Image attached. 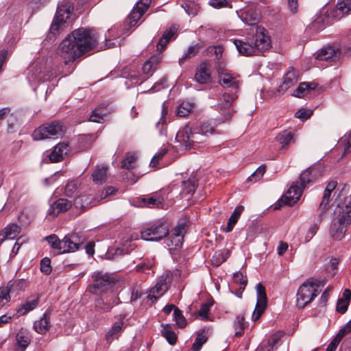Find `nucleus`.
<instances>
[{"label":"nucleus","instance_id":"nucleus-31","mask_svg":"<svg viewBox=\"0 0 351 351\" xmlns=\"http://www.w3.org/2000/svg\"><path fill=\"white\" fill-rule=\"evenodd\" d=\"M317 86V84L315 82H301L293 92V95L296 97H303L310 91L315 90Z\"/></svg>","mask_w":351,"mask_h":351},{"label":"nucleus","instance_id":"nucleus-58","mask_svg":"<svg viewBox=\"0 0 351 351\" xmlns=\"http://www.w3.org/2000/svg\"><path fill=\"white\" fill-rule=\"evenodd\" d=\"M243 210H244L243 206H237L235 208V209L234 210V211L232 212V213L230 215L228 220L232 221V223H234V224H236Z\"/></svg>","mask_w":351,"mask_h":351},{"label":"nucleus","instance_id":"nucleus-46","mask_svg":"<svg viewBox=\"0 0 351 351\" xmlns=\"http://www.w3.org/2000/svg\"><path fill=\"white\" fill-rule=\"evenodd\" d=\"M233 280L235 283L239 284L240 285L239 290L241 291V293L247 285V277L244 276L241 272L237 271L233 275ZM237 295L239 298H241V294Z\"/></svg>","mask_w":351,"mask_h":351},{"label":"nucleus","instance_id":"nucleus-48","mask_svg":"<svg viewBox=\"0 0 351 351\" xmlns=\"http://www.w3.org/2000/svg\"><path fill=\"white\" fill-rule=\"evenodd\" d=\"M200 48L201 46L199 44L190 46L182 57L179 58L180 64L185 61L186 59H189L195 56L199 52Z\"/></svg>","mask_w":351,"mask_h":351},{"label":"nucleus","instance_id":"nucleus-1","mask_svg":"<svg viewBox=\"0 0 351 351\" xmlns=\"http://www.w3.org/2000/svg\"><path fill=\"white\" fill-rule=\"evenodd\" d=\"M98 34L93 29L80 27L69 34L59 45L57 54L65 64L73 62L85 52L93 49L98 42Z\"/></svg>","mask_w":351,"mask_h":351},{"label":"nucleus","instance_id":"nucleus-40","mask_svg":"<svg viewBox=\"0 0 351 351\" xmlns=\"http://www.w3.org/2000/svg\"><path fill=\"white\" fill-rule=\"evenodd\" d=\"M247 325V323L245 322L244 316L243 315H237L233 323V327L235 331L234 336H241L243 334Z\"/></svg>","mask_w":351,"mask_h":351},{"label":"nucleus","instance_id":"nucleus-36","mask_svg":"<svg viewBox=\"0 0 351 351\" xmlns=\"http://www.w3.org/2000/svg\"><path fill=\"white\" fill-rule=\"evenodd\" d=\"M317 59L319 60L333 61L337 59V52L334 48L328 46L322 48L317 55Z\"/></svg>","mask_w":351,"mask_h":351},{"label":"nucleus","instance_id":"nucleus-8","mask_svg":"<svg viewBox=\"0 0 351 351\" xmlns=\"http://www.w3.org/2000/svg\"><path fill=\"white\" fill-rule=\"evenodd\" d=\"M64 134L63 125L58 121L43 124L33 132L34 140H43L46 138H58L62 137Z\"/></svg>","mask_w":351,"mask_h":351},{"label":"nucleus","instance_id":"nucleus-20","mask_svg":"<svg viewBox=\"0 0 351 351\" xmlns=\"http://www.w3.org/2000/svg\"><path fill=\"white\" fill-rule=\"evenodd\" d=\"M72 206L71 201L65 198H60L51 204L47 215L51 218L56 217L59 213L68 210Z\"/></svg>","mask_w":351,"mask_h":351},{"label":"nucleus","instance_id":"nucleus-4","mask_svg":"<svg viewBox=\"0 0 351 351\" xmlns=\"http://www.w3.org/2000/svg\"><path fill=\"white\" fill-rule=\"evenodd\" d=\"M214 128L208 122L202 123L199 129H191L186 125L180 129L176 136V139L183 144L186 149L194 148L195 143L199 142L200 134L204 135L211 134L214 133Z\"/></svg>","mask_w":351,"mask_h":351},{"label":"nucleus","instance_id":"nucleus-33","mask_svg":"<svg viewBox=\"0 0 351 351\" xmlns=\"http://www.w3.org/2000/svg\"><path fill=\"white\" fill-rule=\"evenodd\" d=\"M21 232V227L16 223H11L8 225L0 233L3 236L1 241L5 239H14Z\"/></svg>","mask_w":351,"mask_h":351},{"label":"nucleus","instance_id":"nucleus-60","mask_svg":"<svg viewBox=\"0 0 351 351\" xmlns=\"http://www.w3.org/2000/svg\"><path fill=\"white\" fill-rule=\"evenodd\" d=\"M168 152L167 148H162L157 152L152 158L150 165L153 167L156 166L160 159H161Z\"/></svg>","mask_w":351,"mask_h":351},{"label":"nucleus","instance_id":"nucleus-13","mask_svg":"<svg viewBox=\"0 0 351 351\" xmlns=\"http://www.w3.org/2000/svg\"><path fill=\"white\" fill-rule=\"evenodd\" d=\"M186 232V225L182 223L177 226L167 241V245L170 250H178L183 244L184 234Z\"/></svg>","mask_w":351,"mask_h":351},{"label":"nucleus","instance_id":"nucleus-62","mask_svg":"<svg viewBox=\"0 0 351 351\" xmlns=\"http://www.w3.org/2000/svg\"><path fill=\"white\" fill-rule=\"evenodd\" d=\"M280 339V335L279 334H278V333L273 334L268 338L266 344L268 346H270V347H271L273 349H274V347L279 342Z\"/></svg>","mask_w":351,"mask_h":351},{"label":"nucleus","instance_id":"nucleus-25","mask_svg":"<svg viewBox=\"0 0 351 351\" xmlns=\"http://www.w3.org/2000/svg\"><path fill=\"white\" fill-rule=\"evenodd\" d=\"M27 77L29 82L38 83L47 80L45 75H43L42 66L39 65L38 62H34L27 69Z\"/></svg>","mask_w":351,"mask_h":351},{"label":"nucleus","instance_id":"nucleus-34","mask_svg":"<svg viewBox=\"0 0 351 351\" xmlns=\"http://www.w3.org/2000/svg\"><path fill=\"white\" fill-rule=\"evenodd\" d=\"M177 28L174 26L171 27L169 30L165 32L157 44L158 51L164 50L167 43L175 36Z\"/></svg>","mask_w":351,"mask_h":351},{"label":"nucleus","instance_id":"nucleus-17","mask_svg":"<svg viewBox=\"0 0 351 351\" xmlns=\"http://www.w3.org/2000/svg\"><path fill=\"white\" fill-rule=\"evenodd\" d=\"M298 73L293 69L290 68L288 71L284 75L282 78V83L277 88L276 91L280 94L284 93L289 88L293 86L298 81Z\"/></svg>","mask_w":351,"mask_h":351},{"label":"nucleus","instance_id":"nucleus-38","mask_svg":"<svg viewBox=\"0 0 351 351\" xmlns=\"http://www.w3.org/2000/svg\"><path fill=\"white\" fill-rule=\"evenodd\" d=\"M230 254L227 249L215 252L211 259L213 265L218 267L221 265L229 258Z\"/></svg>","mask_w":351,"mask_h":351},{"label":"nucleus","instance_id":"nucleus-54","mask_svg":"<svg viewBox=\"0 0 351 351\" xmlns=\"http://www.w3.org/2000/svg\"><path fill=\"white\" fill-rule=\"evenodd\" d=\"M266 171V165H261L249 178L248 180L251 182H256L259 180L264 175Z\"/></svg>","mask_w":351,"mask_h":351},{"label":"nucleus","instance_id":"nucleus-43","mask_svg":"<svg viewBox=\"0 0 351 351\" xmlns=\"http://www.w3.org/2000/svg\"><path fill=\"white\" fill-rule=\"evenodd\" d=\"M16 339L18 348L21 349L19 351H24L30 343L29 335L22 331L16 334Z\"/></svg>","mask_w":351,"mask_h":351},{"label":"nucleus","instance_id":"nucleus-47","mask_svg":"<svg viewBox=\"0 0 351 351\" xmlns=\"http://www.w3.org/2000/svg\"><path fill=\"white\" fill-rule=\"evenodd\" d=\"M339 144L343 148V155L351 152V130L341 137Z\"/></svg>","mask_w":351,"mask_h":351},{"label":"nucleus","instance_id":"nucleus-37","mask_svg":"<svg viewBox=\"0 0 351 351\" xmlns=\"http://www.w3.org/2000/svg\"><path fill=\"white\" fill-rule=\"evenodd\" d=\"M164 199L157 195L146 197L142 199L143 205L147 208H159L162 206Z\"/></svg>","mask_w":351,"mask_h":351},{"label":"nucleus","instance_id":"nucleus-24","mask_svg":"<svg viewBox=\"0 0 351 351\" xmlns=\"http://www.w3.org/2000/svg\"><path fill=\"white\" fill-rule=\"evenodd\" d=\"M23 282L16 280L10 282L6 287H0V304L4 305L3 301L8 302L10 299V293L21 289Z\"/></svg>","mask_w":351,"mask_h":351},{"label":"nucleus","instance_id":"nucleus-9","mask_svg":"<svg viewBox=\"0 0 351 351\" xmlns=\"http://www.w3.org/2000/svg\"><path fill=\"white\" fill-rule=\"evenodd\" d=\"M93 278L94 283L93 287H89V289L95 294L107 291L114 284V279L109 274L102 271L94 273Z\"/></svg>","mask_w":351,"mask_h":351},{"label":"nucleus","instance_id":"nucleus-15","mask_svg":"<svg viewBox=\"0 0 351 351\" xmlns=\"http://www.w3.org/2000/svg\"><path fill=\"white\" fill-rule=\"evenodd\" d=\"M335 215V219L340 223L349 226L351 223V203L345 199L342 204L337 206Z\"/></svg>","mask_w":351,"mask_h":351},{"label":"nucleus","instance_id":"nucleus-28","mask_svg":"<svg viewBox=\"0 0 351 351\" xmlns=\"http://www.w3.org/2000/svg\"><path fill=\"white\" fill-rule=\"evenodd\" d=\"M49 319V313L46 311L39 320L34 322L33 328L35 331L41 335L45 334L51 326Z\"/></svg>","mask_w":351,"mask_h":351},{"label":"nucleus","instance_id":"nucleus-2","mask_svg":"<svg viewBox=\"0 0 351 351\" xmlns=\"http://www.w3.org/2000/svg\"><path fill=\"white\" fill-rule=\"evenodd\" d=\"M243 40L236 39L234 44L239 53L245 56H260L271 47L270 37L264 27H257L256 32H248Z\"/></svg>","mask_w":351,"mask_h":351},{"label":"nucleus","instance_id":"nucleus-7","mask_svg":"<svg viewBox=\"0 0 351 351\" xmlns=\"http://www.w3.org/2000/svg\"><path fill=\"white\" fill-rule=\"evenodd\" d=\"M318 284L311 279L301 285L297 293V306L303 308L310 304L318 295Z\"/></svg>","mask_w":351,"mask_h":351},{"label":"nucleus","instance_id":"nucleus-23","mask_svg":"<svg viewBox=\"0 0 351 351\" xmlns=\"http://www.w3.org/2000/svg\"><path fill=\"white\" fill-rule=\"evenodd\" d=\"M351 10V0H343L335 8L328 12V16L337 21Z\"/></svg>","mask_w":351,"mask_h":351},{"label":"nucleus","instance_id":"nucleus-26","mask_svg":"<svg viewBox=\"0 0 351 351\" xmlns=\"http://www.w3.org/2000/svg\"><path fill=\"white\" fill-rule=\"evenodd\" d=\"M348 226L340 223L338 220L334 219L330 228V235L335 240L340 241L344 237Z\"/></svg>","mask_w":351,"mask_h":351},{"label":"nucleus","instance_id":"nucleus-56","mask_svg":"<svg viewBox=\"0 0 351 351\" xmlns=\"http://www.w3.org/2000/svg\"><path fill=\"white\" fill-rule=\"evenodd\" d=\"M319 228V226L318 223H315L314 224L311 226L304 238L306 243L309 242L313 239V237L316 234Z\"/></svg>","mask_w":351,"mask_h":351},{"label":"nucleus","instance_id":"nucleus-59","mask_svg":"<svg viewBox=\"0 0 351 351\" xmlns=\"http://www.w3.org/2000/svg\"><path fill=\"white\" fill-rule=\"evenodd\" d=\"M312 110L301 108L295 112V117L302 120H306L312 115Z\"/></svg>","mask_w":351,"mask_h":351},{"label":"nucleus","instance_id":"nucleus-49","mask_svg":"<svg viewBox=\"0 0 351 351\" xmlns=\"http://www.w3.org/2000/svg\"><path fill=\"white\" fill-rule=\"evenodd\" d=\"M213 305V302H206L202 304L200 309L196 313L197 315L200 317L202 320H208V313L210 311V307Z\"/></svg>","mask_w":351,"mask_h":351},{"label":"nucleus","instance_id":"nucleus-57","mask_svg":"<svg viewBox=\"0 0 351 351\" xmlns=\"http://www.w3.org/2000/svg\"><path fill=\"white\" fill-rule=\"evenodd\" d=\"M154 263L153 261H145L142 263H138L136 266V269L139 272H145L147 270H149L154 265Z\"/></svg>","mask_w":351,"mask_h":351},{"label":"nucleus","instance_id":"nucleus-51","mask_svg":"<svg viewBox=\"0 0 351 351\" xmlns=\"http://www.w3.org/2000/svg\"><path fill=\"white\" fill-rule=\"evenodd\" d=\"M173 319L179 328H184L186 326V319L178 308H176L173 311Z\"/></svg>","mask_w":351,"mask_h":351},{"label":"nucleus","instance_id":"nucleus-18","mask_svg":"<svg viewBox=\"0 0 351 351\" xmlns=\"http://www.w3.org/2000/svg\"><path fill=\"white\" fill-rule=\"evenodd\" d=\"M194 79L201 84H208L211 82L210 65L207 62H202L197 69Z\"/></svg>","mask_w":351,"mask_h":351},{"label":"nucleus","instance_id":"nucleus-50","mask_svg":"<svg viewBox=\"0 0 351 351\" xmlns=\"http://www.w3.org/2000/svg\"><path fill=\"white\" fill-rule=\"evenodd\" d=\"M136 158L135 154H128L121 162V167L127 169H133L135 167Z\"/></svg>","mask_w":351,"mask_h":351},{"label":"nucleus","instance_id":"nucleus-19","mask_svg":"<svg viewBox=\"0 0 351 351\" xmlns=\"http://www.w3.org/2000/svg\"><path fill=\"white\" fill-rule=\"evenodd\" d=\"M40 295L38 293L29 296L25 302L19 305L16 311L17 313L16 317L27 314V313L35 309L39 303Z\"/></svg>","mask_w":351,"mask_h":351},{"label":"nucleus","instance_id":"nucleus-52","mask_svg":"<svg viewBox=\"0 0 351 351\" xmlns=\"http://www.w3.org/2000/svg\"><path fill=\"white\" fill-rule=\"evenodd\" d=\"M208 3L215 9L232 8L231 1L229 0H210Z\"/></svg>","mask_w":351,"mask_h":351},{"label":"nucleus","instance_id":"nucleus-12","mask_svg":"<svg viewBox=\"0 0 351 351\" xmlns=\"http://www.w3.org/2000/svg\"><path fill=\"white\" fill-rule=\"evenodd\" d=\"M151 2L152 0H139L136 3L126 21L130 27H134L137 24L138 20L148 9Z\"/></svg>","mask_w":351,"mask_h":351},{"label":"nucleus","instance_id":"nucleus-45","mask_svg":"<svg viewBox=\"0 0 351 351\" xmlns=\"http://www.w3.org/2000/svg\"><path fill=\"white\" fill-rule=\"evenodd\" d=\"M162 335L169 344L173 345L177 341V335L176 334L171 330V327L169 324L163 326V328L161 330Z\"/></svg>","mask_w":351,"mask_h":351},{"label":"nucleus","instance_id":"nucleus-55","mask_svg":"<svg viewBox=\"0 0 351 351\" xmlns=\"http://www.w3.org/2000/svg\"><path fill=\"white\" fill-rule=\"evenodd\" d=\"M40 271L46 275L51 272V260L45 257L40 261Z\"/></svg>","mask_w":351,"mask_h":351},{"label":"nucleus","instance_id":"nucleus-41","mask_svg":"<svg viewBox=\"0 0 351 351\" xmlns=\"http://www.w3.org/2000/svg\"><path fill=\"white\" fill-rule=\"evenodd\" d=\"M206 329L203 328L197 332V337L195 339L192 347L189 351H199L202 348V346L206 342L207 337L206 336Z\"/></svg>","mask_w":351,"mask_h":351},{"label":"nucleus","instance_id":"nucleus-27","mask_svg":"<svg viewBox=\"0 0 351 351\" xmlns=\"http://www.w3.org/2000/svg\"><path fill=\"white\" fill-rule=\"evenodd\" d=\"M68 144L65 143H58L56 145L53 151L49 155L50 161L58 162L62 160L63 156L66 155L68 152Z\"/></svg>","mask_w":351,"mask_h":351},{"label":"nucleus","instance_id":"nucleus-64","mask_svg":"<svg viewBox=\"0 0 351 351\" xmlns=\"http://www.w3.org/2000/svg\"><path fill=\"white\" fill-rule=\"evenodd\" d=\"M99 109H95L90 116L89 120L93 122L100 123L104 120L103 114L99 112Z\"/></svg>","mask_w":351,"mask_h":351},{"label":"nucleus","instance_id":"nucleus-30","mask_svg":"<svg viewBox=\"0 0 351 351\" xmlns=\"http://www.w3.org/2000/svg\"><path fill=\"white\" fill-rule=\"evenodd\" d=\"M220 82L223 88H232L235 90L239 88L240 85L239 80L228 73H223L220 75Z\"/></svg>","mask_w":351,"mask_h":351},{"label":"nucleus","instance_id":"nucleus-14","mask_svg":"<svg viewBox=\"0 0 351 351\" xmlns=\"http://www.w3.org/2000/svg\"><path fill=\"white\" fill-rule=\"evenodd\" d=\"M237 97L234 94L226 93L219 97L216 109L221 112L224 111L223 119L225 120H228L231 117L232 114L229 109Z\"/></svg>","mask_w":351,"mask_h":351},{"label":"nucleus","instance_id":"nucleus-63","mask_svg":"<svg viewBox=\"0 0 351 351\" xmlns=\"http://www.w3.org/2000/svg\"><path fill=\"white\" fill-rule=\"evenodd\" d=\"M46 241L51 245L53 249H57L60 244V240L58 237L55 234H52L45 237Z\"/></svg>","mask_w":351,"mask_h":351},{"label":"nucleus","instance_id":"nucleus-3","mask_svg":"<svg viewBox=\"0 0 351 351\" xmlns=\"http://www.w3.org/2000/svg\"><path fill=\"white\" fill-rule=\"evenodd\" d=\"M315 170L313 167H308L304 171L299 177L300 184L298 182H293L280 202L289 206L295 204L302 195L303 190L315 179V175L313 174Z\"/></svg>","mask_w":351,"mask_h":351},{"label":"nucleus","instance_id":"nucleus-44","mask_svg":"<svg viewBox=\"0 0 351 351\" xmlns=\"http://www.w3.org/2000/svg\"><path fill=\"white\" fill-rule=\"evenodd\" d=\"M193 104L189 101H183L177 109V115L180 117L187 116L193 110Z\"/></svg>","mask_w":351,"mask_h":351},{"label":"nucleus","instance_id":"nucleus-6","mask_svg":"<svg viewBox=\"0 0 351 351\" xmlns=\"http://www.w3.org/2000/svg\"><path fill=\"white\" fill-rule=\"evenodd\" d=\"M169 232V223L165 221H157L145 226L141 230V236L145 241H158L167 236Z\"/></svg>","mask_w":351,"mask_h":351},{"label":"nucleus","instance_id":"nucleus-42","mask_svg":"<svg viewBox=\"0 0 351 351\" xmlns=\"http://www.w3.org/2000/svg\"><path fill=\"white\" fill-rule=\"evenodd\" d=\"M276 139L281 145L280 149H284L292 141L293 134L287 130H284L277 136Z\"/></svg>","mask_w":351,"mask_h":351},{"label":"nucleus","instance_id":"nucleus-21","mask_svg":"<svg viewBox=\"0 0 351 351\" xmlns=\"http://www.w3.org/2000/svg\"><path fill=\"white\" fill-rule=\"evenodd\" d=\"M168 274H163L158 278L156 285L151 290L148 297L151 300H156L158 298L161 297L168 289V284L167 279Z\"/></svg>","mask_w":351,"mask_h":351},{"label":"nucleus","instance_id":"nucleus-61","mask_svg":"<svg viewBox=\"0 0 351 351\" xmlns=\"http://www.w3.org/2000/svg\"><path fill=\"white\" fill-rule=\"evenodd\" d=\"M349 303L350 302L348 301H346L339 298L337 303V311L341 314L345 313L348 310Z\"/></svg>","mask_w":351,"mask_h":351},{"label":"nucleus","instance_id":"nucleus-39","mask_svg":"<svg viewBox=\"0 0 351 351\" xmlns=\"http://www.w3.org/2000/svg\"><path fill=\"white\" fill-rule=\"evenodd\" d=\"M107 166H103L101 167H97L92 173L93 182L96 184H101L106 182L107 179Z\"/></svg>","mask_w":351,"mask_h":351},{"label":"nucleus","instance_id":"nucleus-5","mask_svg":"<svg viewBox=\"0 0 351 351\" xmlns=\"http://www.w3.org/2000/svg\"><path fill=\"white\" fill-rule=\"evenodd\" d=\"M73 6L70 0H63L59 3L56 15L50 27V34L58 35L66 27L72 14Z\"/></svg>","mask_w":351,"mask_h":351},{"label":"nucleus","instance_id":"nucleus-11","mask_svg":"<svg viewBox=\"0 0 351 351\" xmlns=\"http://www.w3.org/2000/svg\"><path fill=\"white\" fill-rule=\"evenodd\" d=\"M256 289L257 300L255 309L252 315V318L254 321H256L260 318L266 308L267 302V298L265 287L259 282L256 285Z\"/></svg>","mask_w":351,"mask_h":351},{"label":"nucleus","instance_id":"nucleus-22","mask_svg":"<svg viewBox=\"0 0 351 351\" xmlns=\"http://www.w3.org/2000/svg\"><path fill=\"white\" fill-rule=\"evenodd\" d=\"M124 316H120L117 321H116L106 335V340L108 343H111L114 339H117L121 335L122 331L125 327L123 322Z\"/></svg>","mask_w":351,"mask_h":351},{"label":"nucleus","instance_id":"nucleus-16","mask_svg":"<svg viewBox=\"0 0 351 351\" xmlns=\"http://www.w3.org/2000/svg\"><path fill=\"white\" fill-rule=\"evenodd\" d=\"M241 19L250 27V32H256L257 27H263L258 26L257 23L259 21V14L252 9H247L241 12L240 15Z\"/></svg>","mask_w":351,"mask_h":351},{"label":"nucleus","instance_id":"nucleus-35","mask_svg":"<svg viewBox=\"0 0 351 351\" xmlns=\"http://www.w3.org/2000/svg\"><path fill=\"white\" fill-rule=\"evenodd\" d=\"M160 62V58L158 56H153L147 60L142 68L143 72L147 76H151L156 70L157 65Z\"/></svg>","mask_w":351,"mask_h":351},{"label":"nucleus","instance_id":"nucleus-53","mask_svg":"<svg viewBox=\"0 0 351 351\" xmlns=\"http://www.w3.org/2000/svg\"><path fill=\"white\" fill-rule=\"evenodd\" d=\"M182 7L189 16H194L197 14L199 10V7L194 3H185L182 4Z\"/></svg>","mask_w":351,"mask_h":351},{"label":"nucleus","instance_id":"nucleus-10","mask_svg":"<svg viewBox=\"0 0 351 351\" xmlns=\"http://www.w3.org/2000/svg\"><path fill=\"white\" fill-rule=\"evenodd\" d=\"M84 239L77 233L66 235L60 241L58 250L60 253L73 252L79 250L80 246L84 243Z\"/></svg>","mask_w":351,"mask_h":351},{"label":"nucleus","instance_id":"nucleus-29","mask_svg":"<svg viewBox=\"0 0 351 351\" xmlns=\"http://www.w3.org/2000/svg\"><path fill=\"white\" fill-rule=\"evenodd\" d=\"M119 300L115 295H112L110 300L99 298L95 302V308L99 311H108L113 306L119 304Z\"/></svg>","mask_w":351,"mask_h":351},{"label":"nucleus","instance_id":"nucleus-32","mask_svg":"<svg viewBox=\"0 0 351 351\" xmlns=\"http://www.w3.org/2000/svg\"><path fill=\"white\" fill-rule=\"evenodd\" d=\"M196 185V180L195 178H190L188 180H184L182 182L183 189L180 193L182 198L189 199L195 193Z\"/></svg>","mask_w":351,"mask_h":351}]
</instances>
